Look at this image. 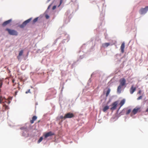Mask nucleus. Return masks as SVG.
I'll return each mask as SVG.
<instances>
[{"label":"nucleus","instance_id":"f257e3e1","mask_svg":"<svg viewBox=\"0 0 148 148\" xmlns=\"http://www.w3.org/2000/svg\"><path fill=\"white\" fill-rule=\"evenodd\" d=\"M126 81L124 78H122L120 79L119 82L120 83L119 85L118 86L117 91L118 92L120 93L121 91V89L123 86L125 85Z\"/></svg>","mask_w":148,"mask_h":148},{"label":"nucleus","instance_id":"f03ea898","mask_svg":"<svg viewBox=\"0 0 148 148\" xmlns=\"http://www.w3.org/2000/svg\"><path fill=\"white\" fill-rule=\"evenodd\" d=\"M5 30L8 31V34L11 35L17 36L18 34V32L16 30L11 29L9 28H6Z\"/></svg>","mask_w":148,"mask_h":148},{"label":"nucleus","instance_id":"7ed1b4c3","mask_svg":"<svg viewBox=\"0 0 148 148\" xmlns=\"http://www.w3.org/2000/svg\"><path fill=\"white\" fill-rule=\"evenodd\" d=\"M148 10V6H147L144 8H141L139 12L140 14H143L146 13Z\"/></svg>","mask_w":148,"mask_h":148},{"label":"nucleus","instance_id":"20e7f679","mask_svg":"<svg viewBox=\"0 0 148 148\" xmlns=\"http://www.w3.org/2000/svg\"><path fill=\"white\" fill-rule=\"evenodd\" d=\"M32 19V18H29V19H27V20H26V21H25L23 23L20 25V27L21 28H23L24 27H25L26 25L29 23L31 20Z\"/></svg>","mask_w":148,"mask_h":148},{"label":"nucleus","instance_id":"39448f33","mask_svg":"<svg viewBox=\"0 0 148 148\" xmlns=\"http://www.w3.org/2000/svg\"><path fill=\"white\" fill-rule=\"evenodd\" d=\"M8 101V103H10V101H9L6 100L5 97L0 95V104L2 103H4L5 102H7Z\"/></svg>","mask_w":148,"mask_h":148},{"label":"nucleus","instance_id":"423d86ee","mask_svg":"<svg viewBox=\"0 0 148 148\" xmlns=\"http://www.w3.org/2000/svg\"><path fill=\"white\" fill-rule=\"evenodd\" d=\"M74 117V115L73 114L71 113H68L65 114L64 116V119L71 118Z\"/></svg>","mask_w":148,"mask_h":148},{"label":"nucleus","instance_id":"0eeeda50","mask_svg":"<svg viewBox=\"0 0 148 148\" xmlns=\"http://www.w3.org/2000/svg\"><path fill=\"white\" fill-rule=\"evenodd\" d=\"M118 104V102L117 101H115L112 104V107L110 108V110L112 111L116 109Z\"/></svg>","mask_w":148,"mask_h":148},{"label":"nucleus","instance_id":"6e6552de","mask_svg":"<svg viewBox=\"0 0 148 148\" xmlns=\"http://www.w3.org/2000/svg\"><path fill=\"white\" fill-rule=\"evenodd\" d=\"M136 88L133 85H132L130 90V94H132L136 90Z\"/></svg>","mask_w":148,"mask_h":148},{"label":"nucleus","instance_id":"1a4fd4ad","mask_svg":"<svg viewBox=\"0 0 148 148\" xmlns=\"http://www.w3.org/2000/svg\"><path fill=\"white\" fill-rule=\"evenodd\" d=\"M54 135V134L53 133L51 132H48L46 133L45 135L44 136L45 138H47V137L51 136Z\"/></svg>","mask_w":148,"mask_h":148},{"label":"nucleus","instance_id":"9d476101","mask_svg":"<svg viewBox=\"0 0 148 148\" xmlns=\"http://www.w3.org/2000/svg\"><path fill=\"white\" fill-rule=\"evenodd\" d=\"M11 21V19H10L7 21H5L2 24V26L3 27H5L8 24H9Z\"/></svg>","mask_w":148,"mask_h":148},{"label":"nucleus","instance_id":"9b49d317","mask_svg":"<svg viewBox=\"0 0 148 148\" xmlns=\"http://www.w3.org/2000/svg\"><path fill=\"white\" fill-rule=\"evenodd\" d=\"M140 108H134L133 110H132L131 114H136L137 112L139 111V110L140 109Z\"/></svg>","mask_w":148,"mask_h":148},{"label":"nucleus","instance_id":"f8f14e48","mask_svg":"<svg viewBox=\"0 0 148 148\" xmlns=\"http://www.w3.org/2000/svg\"><path fill=\"white\" fill-rule=\"evenodd\" d=\"M125 48V43L123 42L121 46V52L122 53H123L124 52V49Z\"/></svg>","mask_w":148,"mask_h":148},{"label":"nucleus","instance_id":"ddd939ff","mask_svg":"<svg viewBox=\"0 0 148 148\" xmlns=\"http://www.w3.org/2000/svg\"><path fill=\"white\" fill-rule=\"evenodd\" d=\"M37 117L35 116H34L32 118V119L30 120V123L31 124H33L34 123V121L37 119Z\"/></svg>","mask_w":148,"mask_h":148},{"label":"nucleus","instance_id":"4468645a","mask_svg":"<svg viewBox=\"0 0 148 148\" xmlns=\"http://www.w3.org/2000/svg\"><path fill=\"white\" fill-rule=\"evenodd\" d=\"M125 99H123L121 100L120 102V103L119 105H120V107L119 108L122 106L125 103Z\"/></svg>","mask_w":148,"mask_h":148},{"label":"nucleus","instance_id":"2eb2a0df","mask_svg":"<svg viewBox=\"0 0 148 148\" xmlns=\"http://www.w3.org/2000/svg\"><path fill=\"white\" fill-rule=\"evenodd\" d=\"M110 45V44L108 43H105L102 44V46L103 47H107Z\"/></svg>","mask_w":148,"mask_h":148},{"label":"nucleus","instance_id":"dca6fc26","mask_svg":"<svg viewBox=\"0 0 148 148\" xmlns=\"http://www.w3.org/2000/svg\"><path fill=\"white\" fill-rule=\"evenodd\" d=\"M109 108V107L108 106H106L103 109V112H105Z\"/></svg>","mask_w":148,"mask_h":148},{"label":"nucleus","instance_id":"f3484780","mask_svg":"<svg viewBox=\"0 0 148 148\" xmlns=\"http://www.w3.org/2000/svg\"><path fill=\"white\" fill-rule=\"evenodd\" d=\"M23 50H21V51H20L19 54H18V56L17 57V58L18 59H19V57L20 56H21L23 55Z\"/></svg>","mask_w":148,"mask_h":148},{"label":"nucleus","instance_id":"a211bd4d","mask_svg":"<svg viewBox=\"0 0 148 148\" xmlns=\"http://www.w3.org/2000/svg\"><path fill=\"white\" fill-rule=\"evenodd\" d=\"M110 89L109 88L108 89V90H107V91L106 94V97H108V95L110 92Z\"/></svg>","mask_w":148,"mask_h":148},{"label":"nucleus","instance_id":"6ab92c4d","mask_svg":"<svg viewBox=\"0 0 148 148\" xmlns=\"http://www.w3.org/2000/svg\"><path fill=\"white\" fill-rule=\"evenodd\" d=\"M38 19V17H37L35 18L34 19V20L33 21L32 23L34 24L37 21Z\"/></svg>","mask_w":148,"mask_h":148},{"label":"nucleus","instance_id":"aec40b11","mask_svg":"<svg viewBox=\"0 0 148 148\" xmlns=\"http://www.w3.org/2000/svg\"><path fill=\"white\" fill-rule=\"evenodd\" d=\"M43 138L42 137H41L40 138L39 140L38 141V143H40L42 140Z\"/></svg>","mask_w":148,"mask_h":148},{"label":"nucleus","instance_id":"412c9836","mask_svg":"<svg viewBox=\"0 0 148 148\" xmlns=\"http://www.w3.org/2000/svg\"><path fill=\"white\" fill-rule=\"evenodd\" d=\"M131 109H129L127 111V112H126V114H127V115L128 114L131 112Z\"/></svg>","mask_w":148,"mask_h":148},{"label":"nucleus","instance_id":"4be33fe9","mask_svg":"<svg viewBox=\"0 0 148 148\" xmlns=\"http://www.w3.org/2000/svg\"><path fill=\"white\" fill-rule=\"evenodd\" d=\"M20 129L21 130H26V128L24 127H22L20 128Z\"/></svg>","mask_w":148,"mask_h":148},{"label":"nucleus","instance_id":"5701e85b","mask_svg":"<svg viewBox=\"0 0 148 148\" xmlns=\"http://www.w3.org/2000/svg\"><path fill=\"white\" fill-rule=\"evenodd\" d=\"M2 81L1 80H0V88L2 87Z\"/></svg>","mask_w":148,"mask_h":148},{"label":"nucleus","instance_id":"b1692460","mask_svg":"<svg viewBox=\"0 0 148 148\" xmlns=\"http://www.w3.org/2000/svg\"><path fill=\"white\" fill-rule=\"evenodd\" d=\"M142 96H140L137 98V100H139L140 99H142Z\"/></svg>","mask_w":148,"mask_h":148},{"label":"nucleus","instance_id":"393cba45","mask_svg":"<svg viewBox=\"0 0 148 148\" xmlns=\"http://www.w3.org/2000/svg\"><path fill=\"white\" fill-rule=\"evenodd\" d=\"M28 93H31V92H30V90L29 89L27 91H26L25 92L26 94H27Z\"/></svg>","mask_w":148,"mask_h":148},{"label":"nucleus","instance_id":"a878e982","mask_svg":"<svg viewBox=\"0 0 148 148\" xmlns=\"http://www.w3.org/2000/svg\"><path fill=\"white\" fill-rule=\"evenodd\" d=\"M60 118L61 119H64V116H60Z\"/></svg>","mask_w":148,"mask_h":148},{"label":"nucleus","instance_id":"bb28decb","mask_svg":"<svg viewBox=\"0 0 148 148\" xmlns=\"http://www.w3.org/2000/svg\"><path fill=\"white\" fill-rule=\"evenodd\" d=\"M56 8V6L55 5V6H54L53 8H52V9L53 10H54Z\"/></svg>","mask_w":148,"mask_h":148},{"label":"nucleus","instance_id":"cd10ccee","mask_svg":"<svg viewBox=\"0 0 148 148\" xmlns=\"http://www.w3.org/2000/svg\"><path fill=\"white\" fill-rule=\"evenodd\" d=\"M141 90H140L138 91V94H140V93H141Z\"/></svg>","mask_w":148,"mask_h":148},{"label":"nucleus","instance_id":"c85d7f7f","mask_svg":"<svg viewBox=\"0 0 148 148\" xmlns=\"http://www.w3.org/2000/svg\"><path fill=\"white\" fill-rule=\"evenodd\" d=\"M17 91H16L15 92V97L16 96V95H17Z\"/></svg>","mask_w":148,"mask_h":148},{"label":"nucleus","instance_id":"c756f323","mask_svg":"<svg viewBox=\"0 0 148 148\" xmlns=\"http://www.w3.org/2000/svg\"><path fill=\"white\" fill-rule=\"evenodd\" d=\"M146 112H148V107L146 109Z\"/></svg>","mask_w":148,"mask_h":148},{"label":"nucleus","instance_id":"7c9ffc66","mask_svg":"<svg viewBox=\"0 0 148 148\" xmlns=\"http://www.w3.org/2000/svg\"><path fill=\"white\" fill-rule=\"evenodd\" d=\"M3 106H5V108H6L7 107V106H6L5 105V104H4L3 105Z\"/></svg>","mask_w":148,"mask_h":148},{"label":"nucleus","instance_id":"2f4dec72","mask_svg":"<svg viewBox=\"0 0 148 148\" xmlns=\"http://www.w3.org/2000/svg\"><path fill=\"white\" fill-rule=\"evenodd\" d=\"M46 18H47L48 19V18H49V16H46Z\"/></svg>","mask_w":148,"mask_h":148},{"label":"nucleus","instance_id":"473e14b6","mask_svg":"<svg viewBox=\"0 0 148 148\" xmlns=\"http://www.w3.org/2000/svg\"><path fill=\"white\" fill-rule=\"evenodd\" d=\"M12 82H13V83H14V80H12Z\"/></svg>","mask_w":148,"mask_h":148},{"label":"nucleus","instance_id":"72a5a7b5","mask_svg":"<svg viewBox=\"0 0 148 148\" xmlns=\"http://www.w3.org/2000/svg\"><path fill=\"white\" fill-rule=\"evenodd\" d=\"M1 88H0V92H1Z\"/></svg>","mask_w":148,"mask_h":148}]
</instances>
